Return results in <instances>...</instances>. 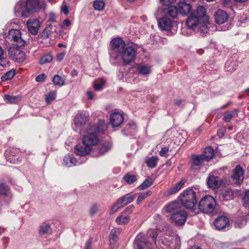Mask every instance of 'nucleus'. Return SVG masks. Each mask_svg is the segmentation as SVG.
Instances as JSON below:
<instances>
[{
  "mask_svg": "<svg viewBox=\"0 0 249 249\" xmlns=\"http://www.w3.org/2000/svg\"><path fill=\"white\" fill-rule=\"evenodd\" d=\"M135 245L137 249H152V244L142 234L137 235L135 240Z\"/></svg>",
  "mask_w": 249,
  "mask_h": 249,
  "instance_id": "f8f14e48",
  "label": "nucleus"
},
{
  "mask_svg": "<svg viewBox=\"0 0 249 249\" xmlns=\"http://www.w3.org/2000/svg\"><path fill=\"white\" fill-rule=\"evenodd\" d=\"M53 26L52 25L47 26L41 34V36L43 38H47L51 36L53 32Z\"/></svg>",
  "mask_w": 249,
  "mask_h": 249,
  "instance_id": "79ce46f5",
  "label": "nucleus"
},
{
  "mask_svg": "<svg viewBox=\"0 0 249 249\" xmlns=\"http://www.w3.org/2000/svg\"><path fill=\"white\" fill-rule=\"evenodd\" d=\"M182 101L180 99H176L174 101V104L176 106H179L182 104Z\"/></svg>",
  "mask_w": 249,
  "mask_h": 249,
  "instance_id": "774afa93",
  "label": "nucleus"
},
{
  "mask_svg": "<svg viewBox=\"0 0 249 249\" xmlns=\"http://www.w3.org/2000/svg\"><path fill=\"white\" fill-rule=\"evenodd\" d=\"M46 77V76L45 74H41L38 75L36 77V80L37 82H42L45 80Z\"/></svg>",
  "mask_w": 249,
  "mask_h": 249,
  "instance_id": "bf43d9fd",
  "label": "nucleus"
},
{
  "mask_svg": "<svg viewBox=\"0 0 249 249\" xmlns=\"http://www.w3.org/2000/svg\"><path fill=\"white\" fill-rule=\"evenodd\" d=\"M16 74V71L15 70L12 69L3 74L1 77V80L2 81H6L8 80L12 79Z\"/></svg>",
  "mask_w": 249,
  "mask_h": 249,
  "instance_id": "f704fd0d",
  "label": "nucleus"
},
{
  "mask_svg": "<svg viewBox=\"0 0 249 249\" xmlns=\"http://www.w3.org/2000/svg\"><path fill=\"white\" fill-rule=\"evenodd\" d=\"M45 6L44 0H22L15 6V12L17 16L27 18L30 14L44 8Z\"/></svg>",
  "mask_w": 249,
  "mask_h": 249,
  "instance_id": "f257e3e1",
  "label": "nucleus"
},
{
  "mask_svg": "<svg viewBox=\"0 0 249 249\" xmlns=\"http://www.w3.org/2000/svg\"><path fill=\"white\" fill-rule=\"evenodd\" d=\"M207 184L208 186L211 188H217L219 187L221 184V180L217 177L212 175L210 176L207 181Z\"/></svg>",
  "mask_w": 249,
  "mask_h": 249,
  "instance_id": "a878e982",
  "label": "nucleus"
},
{
  "mask_svg": "<svg viewBox=\"0 0 249 249\" xmlns=\"http://www.w3.org/2000/svg\"><path fill=\"white\" fill-rule=\"evenodd\" d=\"M176 0H160V3L164 5L169 6L175 2Z\"/></svg>",
  "mask_w": 249,
  "mask_h": 249,
  "instance_id": "13d9d810",
  "label": "nucleus"
},
{
  "mask_svg": "<svg viewBox=\"0 0 249 249\" xmlns=\"http://www.w3.org/2000/svg\"><path fill=\"white\" fill-rule=\"evenodd\" d=\"M64 163L68 167L75 165L76 163V160L72 155H68L64 158Z\"/></svg>",
  "mask_w": 249,
  "mask_h": 249,
  "instance_id": "c756f323",
  "label": "nucleus"
},
{
  "mask_svg": "<svg viewBox=\"0 0 249 249\" xmlns=\"http://www.w3.org/2000/svg\"><path fill=\"white\" fill-rule=\"evenodd\" d=\"M61 12L63 13L65 15H67L69 14V8L67 5L63 4L60 7Z\"/></svg>",
  "mask_w": 249,
  "mask_h": 249,
  "instance_id": "6e6d98bb",
  "label": "nucleus"
},
{
  "mask_svg": "<svg viewBox=\"0 0 249 249\" xmlns=\"http://www.w3.org/2000/svg\"><path fill=\"white\" fill-rule=\"evenodd\" d=\"M48 21H52L53 22H56V16L53 13H51L49 15V18Z\"/></svg>",
  "mask_w": 249,
  "mask_h": 249,
  "instance_id": "680f3d73",
  "label": "nucleus"
},
{
  "mask_svg": "<svg viewBox=\"0 0 249 249\" xmlns=\"http://www.w3.org/2000/svg\"><path fill=\"white\" fill-rule=\"evenodd\" d=\"M71 21L69 19H65L63 23L60 25V28H63L65 27H69L71 25Z\"/></svg>",
  "mask_w": 249,
  "mask_h": 249,
  "instance_id": "4d7b16f0",
  "label": "nucleus"
},
{
  "mask_svg": "<svg viewBox=\"0 0 249 249\" xmlns=\"http://www.w3.org/2000/svg\"><path fill=\"white\" fill-rule=\"evenodd\" d=\"M174 20L162 14V17L158 20L159 28L161 30L170 31L173 27Z\"/></svg>",
  "mask_w": 249,
  "mask_h": 249,
  "instance_id": "9b49d317",
  "label": "nucleus"
},
{
  "mask_svg": "<svg viewBox=\"0 0 249 249\" xmlns=\"http://www.w3.org/2000/svg\"><path fill=\"white\" fill-rule=\"evenodd\" d=\"M88 114L87 112H81L78 114L74 120V123L77 126L85 124L88 121Z\"/></svg>",
  "mask_w": 249,
  "mask_h": 249,
  "instance_id": "5701e85b",
  "label": "nucleus"
},
{
  "mask_svg": "<svg viewBox=\"0 0 249 249\" xmlns=\"http://www.w3.org/2000/svg\"><path fill=\"white\" fill-rule=\"evenodd\" d=\"M243 200L244 206L246 207L249 208V190L246 192Z\"/></svg>",
  "mask_w": 249,
  "mask_h": 249,
  "instance_id": "603ef678",
  "label": "nucleus"
},
{
  "mask_svg": "<svg viewBox=\"0 0 249 249\" xmlns=\"http://www.w3.org/2000/svg\"><path fill=\"white\" fill-rule=\"evenodd\" d=\"M52 81L55 86L61 87L65 85V79L58 74L53 76Z\"/></svg>",
  "mask_w": 249,
  "mask_h": 249,
  "instance_id": "473e14b6",
  "label": "nucleus"
},
{
  "mask_svg": "<svg viewBox=\"0 0 249 249\" xmlns=\"http://www.w3.org/2000/svg\"><path fill=\"white\" fill-rule=\"evenodd\" d=\"M105 83V81L103 79H100L98 81L94 82L93 87L96 90H100Z\"/></svg>",
  "mask_w": 249,
  "mask_h": 249,
  "instance_id": "a18cd8bd",
  "label": "nucleus"
},
{
  "mask_svg": "<svg viewBox=\"0 0 249 249\" xmlns=\"http://www.w3.org/2000/svg\"><path fill=\"white\" fill-rule=\"evenodd\" d=\"M236 65L234 63H226L225 69L227 71H233L236 69Z\"/></svg>",
  "mask_w": 249,
  "mask_h": 249,
  "instance_id": "8fccbe9b",
  "label": "nucleus"
},
{
  "mask_svg": "<svg viewBox=\"0 0 249 249\" xmlns=\"http://www.w3.org/2000/svg\"><path fill=\"white\" fill-rule=\"evenodd\" d=\"M53 60V56L51 53H48L43 55L40 59V62H52Z\"/></svg>",
  "mask_w": 249,
  "mask_h": 249,
  "instance_id": "37998d69",
  "label": "nucleus"
},
{
  "mask_svg": "<svg viewBox=\"0 0 249 249\" xmlns=\"http://www.w3.org/2000/svg\"><path fill=\"white\" fill-rule=\"evenodd\" d=\"M56 91H52L49 92L46 95L45 100L48 104H50L53 101L56 96Z\"/></svg>",
  "mask_w": 249,
  "mask_h": 249,
  "instance_id": "a19ab883",
  "label": "nucleus"
},
{
  "mask_svg": "<svg viewBox=\"0 0 249 249\" xmlns=\"http://www.w3.org/2000/svg\"><path fill=\"white\" fill-rule=\"evenodd\" d=\"M210 24V20H208L207 23L204 21L199 22L197 25L196 29H198V32L201 36H205L209 32V28L208 25Z\"/></svg>",
  "mask_w": 249,
  "mask_h": 249,
  "instance_id": "393cba45",
  "label": "nucleus"
},
{
  "mask_svg": "<svg viewBox=\"0 0 249 249\" xmlns=\"http://www.w3.org/2000/svg\"><path fill=\"white\" fill-rule=\"evenodd\" d=\"M134 208L133 205H130L127 207L125 209V210L124 211L123 213H131L132 212V210Z\"/></svg>",
  "mask_w": 249,
  "mask_h": 249,
  "instance_id": "e2e57ef3",
  "label": "nucleus"
},
{
  "mask_svg": "<svg viewBox=\"0 0 249 249\" xmlns=\"http://www.w3.org/2000/svg\"><path fill=\"white\" fill-rule=\"evenodd\" d=\"M187 218V214L184 211H180L172 214L170 219L172 222L176 225L181 226L184 225Z\"/></svg>",
  "mask_w": 249,
  "mask_h": 249,
  "instance_id": "ddd939ff",
  "label": "nucleus"
},
{
  "mask_svg": "<svg viewBox=\"0 0 249 249\" xmlns=\"http://www.w3.org/2000/svg\"><path fill=\"white\" fill-rule=\"evenodd\" d=\"M157 235L154 234L152 237L153 241L159 249H174L175 246L173 245V238L171 236L168 237L164 236L160 239L158 244L156 241Z\"/></svg>",
  "mask_w": 249,
  "mask_h": 249,
  "instance_id": "1a4fd4ad",
  "label": "nucleus"
},
{
  "mask_svg": "<svg viewBox=\"0 0 249 249\" xmlns=\"http://www.w3.org/2000/svg\"><path fill=\"white\" fill-rule=\"evenodd\" d=\"M151 195V192L148 191L146 193L141 194L138 199H137V203L139 204L145 198Z\"/></svg>",
  "mask_w": 249,
  "mask_h": 249,
  "instance_id": "09e8293b",
  "label": "nucleus"
},
{
  "mask_svg": "<svg viewBox=\"0 0 249 249\" xmlns=\"http://www.w3.org/2000/svg\"><path fill=\"white\" fill-rule=\"evenodd\" d=\"M8 190L7 186L4 184H0V194L5 195L6 194Z\"/></svg>",
  "mask_w": 249,
  "mask_h": 249,
  "instance_id": "5fc2aeb1",
  "label": "nucleus"
},
{
  "mask_svg": "<svg viewBox=\"0 0 249 249\" xmlns=\"http://www.w3.org/2000/svg\"><path fill=\"white\" fill-rule=\"evenodd\" d=\"M216 205V201L213 197L206 196L200 200L198 208L202 212L210 213L215 209Z\"/></svg>",
  "mask_w": 249,
  "mask_h": 249,
  "instance_id": "0eeeda50",
  "label": "nucleus"
},
{
  "mask_svg": "<svg viewBox=\"0 0 249 249\" xmlns=\"http://www.w3.org/2000/svg\"><path fill=\"white\" fill-rule=\"evenodd\" d=\"M237 115L235 110L228 111L224 113L223 120L225 122H229L234 116Z\"/></svg>",
  "mask_w": 249,
  "mask_h": 249,
  "instance_id": "c9c22d12",
  "label": "nucleus"
},
{
  "mask_svg": "<svg viewBox=\"0 0 249 249\" xmlns=\"http://www.w3.org/2000/svg\"><path fill=\"white\" fill-rule=\"evenodd\" d=\"M162 14L173 20L177 17L179 13L176 6H170L164 8L162 11Z\"/></svg>",
  "mask_w": 249,
  "mask_h": 249,
  "instance_id": "aec40b11",
  "label": "nucleus"
},
{
  "mask_svg": "<svg viewBox=\"0 0 249 249\" xmlns=\"http://www.w3.org/2000/svg\"><path fill=\"white\" fill-rule=\"evenodd\" d=\"M215 22L218 24H222L228 20V14L222 10L219 9L215 12L214 15Z\"/></svg>",
  "mask_w": 249,
  "mask_h": 249,
  "instance_id": "f3484780",
  "label": "nucleus"
},
{
  "mask_svg": "<svg viewBox=\"0 0 249 249\" xmlns=\"http://www.w3.org/2000/svg\"><path fill=\"white\" fill-rule=\"evenodd\" d=\"M26 25L29 31L33 35H36L38 33L40 24L37 19H30L26 22Z\"/></svg>",
  "mask_w": 249,
  "mask_h": 249,
  "instance_id": "dca6fc26",
  "label": "nucleus"
},
{
  "mask_svg": "<svg viewBox=\"0 0 249 249\" xmlns=\"http://www.w3.org/2000/svg\"><path fill=\"white\" fill-rule=\"evenodd\" d=\"M106 129L104 121H100L98 125L90 126L86 134L83 136L82 142L92 148V146L97 144L99 142L97 134L103 132Z\"/></svg>",
  "mask_w": 249,
  "mask_h": 249,
  "instance_id": "f03ea898",
  "label": "nucleus"
},
{
  "mask_svg": "<svg viewBox=\"0 0 249 249\" xmlns=\"http://www.w3.org/2000/svg\"><path fill=\"white\" fill-rule=\"evenodd\" d=\"M245 171L243 168L240 165H237L233 170L232 178L235 183L240 184L244 179Z\"/></svg>",
  "mask_w": 249,
  "mask_h": 249,
  "instance_id": "4468645a",
  "label": "nucleus"
},
{
  "mask_svg": "<svg viewBox=\"0 0 249 249\" xmlns=\"http://www.w3.org/2000/svg\"><path fill=\"white\" fill-rule=\"evenodd\" d=\"M99 206L98 205L94 204H92L89 209V213L91 216L94 215L98 211Z\"/></svg>",
  "mask_w": 249,
  "mask_h": 249,
  "instance_id": "3c124183",
  "label": "nucleus"
},
{
  "mask_svg": "<svg viewBox=\"0 0 249 249\" xmlns=\"http://www.w3.org/2000/svg\"><path fill=\"white\" fill-rule=\"evenodd\" d=\"M65 53L64 52L61 53L57 55L56 59L58 61H61L63 60Z\"/></svg>",
  "mask_w": 249,
  "mask_h": 249,
  "instance_id": "052dcab7",
  "label": "nucleus"
},
{
  "mask_svg": "<svg viewBox=\"0 0 249 249\" xmlns=\"http://www.w3.org/2000/svg\"><path fill=\"white\" fill-rule=\"evenodd\" d=\"M158 160L159 159L158 157H152L147 160V165L151 168H154L157 165Z\"/></svg>",
  "mask_w": 249,
  "mask_h": 249,
  "instance_id": "ea45409f",
  "label": "nucleus"
},
{
  "mask_svg": "<svg viewBox=\"0 0 249 249\" xmlns=\"http://www.w3.org/2000/svg\"><path fill=\"white\" fill-rule=\"evenodd\" d=\"M4 99L8 103L10 104L17 103L20 100V97L18 96H11L7 94L4 95Z\"/></svg>",
  "mask_w": 249,
  "mask_h": 249,
  "instance_id": "4c0bfd02",
  "label": "nucleus"
},
{
  "mask_svg": "<svg viewBox=\"0 0 249 249\" xmlns=\"http://www.w3.org/2000/svg\"><path fill=\"white\" fill-rule=\"evenodd\" d=\"M180 207V203L178 201H173L168 204L164 207L166 212L169 213H175L179 212V209Z\"/></svg>",
  "mask_w": 249,
  "mask_h": 249,
  "instance_id": "b1692460",
  "label": "nucleus"
},
{
  "mask_svg": "<svg viewBox=\"0 0 249 249\" xmlns=\"http://www.w3.org/2000/svg\"><path fill=\"white\" fill-rule=\"evenodd\" d=\"M130 220V216L128 215H124V213L117 216L115 221L119 225L126 224L128 223Z\"/></svg>",
  "mask_w": 249,
  "mask_h": 249,
  "instance_id": "7c9ffc66",
  "label": "nucleus"
},
{
  "mask_svg": "<svg viewBox=\"0 0 249 249\" xmlns=\"http://www.w3.org/2000/svg\"><path fill=\"white\" fill-rule=\"evenodd\" d=\"M123 207L122 205L120 204V202H119L118 200L117 201V202L113 204V205L111 208L110 211H109V214L110 215H112L114 214L116 212H117L118 210L121 208Z\"/></svg>",
  "mask_w": 249,
  "mask_h": 249,
  "instance_id": "49530a36",
  "label": "nucleus"
},
{
  "mask_svg": "<svg viewBox=\"0 0 249 249\" xmlns=\"http://www.w3.org/2000/svg\"><path fill=\"white\" fill-rule=\"evenodd\" d=\"M178 13L182 16H187L192 9V6L190 3L185 0L180 1L177 5Z\"/></svg>",
  "mask_w": 249,
  "mask_h": 249,
  "instance_id": "2eb2a0df",
  "label": "nucleus"
},
{
  "mask_svg": "<svg viewBox=\"0 0 249 249\" xmlns=\"http://www.w3.org/2000/svg\"><path fill=\"white\" fill-rule=\"evenodd\" d=\"M122 230L120 228H113L110 233V243H115L118 240V236L120 234Z\"/></svg>",
  "mask_w": 249,
  "mask_h": 249,
  "instance_id": "c85d7f7f",
  "label": "nucleus"
},
{
  "mask_svg": "<svg viewBox=\"0 0 249 249\" xmlns=\"http://www.w3.org/2000/svg\"><path fill=\"white\" fill-rule=\"evenodd\" d=\"M92 241L90 239H89L86 244V247L85 249H91V245Z\"/></svg>",
  "mask_w": 249,
  "mask_h": 249,
  "instance_id": "338daca9",
  "label": "nucleus"
},
{
  "mask_svg": "<svg viewBox=\"0 0 249 249\" xmlns=\"http://www.w3.org/2000/svg\"><path fill=\"white\" fill-rule=\"evenodd\" d=\"M229 224V221L227 217L224 216L218 217L214 221V225L218 230L224 229Z\"/></svg>",
  "mask_w": 249,
  "mask_h": 249,
  "instance_id": "4be33fe9",
  "label": "nucleus"
},
{
  "mask_svg": "<svg viewBox=\"0 0 249 249\" xmlns=\"http://www.w3.org/2000/svg\"><path fill=\"white\" fill-rule=\"evenodd\" d=\"M193 163L195 165L198 166L200 165L205 160V157L201 155H193L192 157Z\"/></svg>",
  "mask_w": 249,
  "mask_h": 249,
  "instance_id": "72a5a7b5",
  "label": "nucleus"
},
{
  "mask_svg": "<svg viewBox=\"0 0 249 249\" xmlns=\"http://www.w3.org/2000/svg\"><path fill=\"white\" fill-rule=\"evenodd\" d=\"M169 148L164 147L162 148L160 152V155L161 157H167L168 155Z\"/></svg>",
  "mask_w": 249,
  "mask_h": 249,
  "instance_id": "864d4df0",
  "label": "nucleus"
},
{
  "mask_svg": "<svg viewBox=\"0 0 249 249\" xmlns=\"http://www.w3.org/2000/svg\"><path fill=\"white\" fill-rule=\"evenodd\" d=\"M138 49V45L132 44L125 46L119 55V59H122L123 62H132L137 56Z\"/></svg>",
  "mask_w": 249,
  "mask_h": 249,
  "instance_id": "423d86ee",
  "label": "nucleus"
},
{
  "mask_svg": "<svg viewBox=\"0 0 249 249\" xmlns=\"http://www.w3.org/2000/svg\"><path fill=\"white\" fill-rule=\"evenodd\" d=\"M9 55L13 61L17 62H22L25 58V53L17 48H10Z\"/></svg>",
  "mask_w": 249,
  "mask_h": 249,
  "instance_id": "9d476101",
  "label": "nucleus"
},
{
  "mask_svg": "<svg viewBox=\"0 0 249 249\" xmlns=\"http://www.w3.org/2000/svg\"><path fill=\"white\" fill-rule=\"evenodd\" d=\"M124 179L128 184H132L137 180L135 175L126 174L124 177Z\"/></svg>",
  "mask_w": 249,
  "mask_h": 249,
  "instance_id": "de8ad7c7",
  "label": "nucleus"
},
{
  "mask_svg": "<svg viewBox=\"0 0 249 249\" xmlns=\"http://www.w3.org/2000/svg\"><path fill=\"white\" fill-rule=\"evenodd\" d=\"M209 19L206 8L203 6H199L189 16L186 21V25L189 29L195 30L199 22L204 21L207 23Z\"/></svg>",
  "mask_w": 249,
  "mask_h": 249,
  "instance_id": "7ed1b4c3",
  "label": "nucleus"
},
{
  "mask_svg": "<svg viewBox=\"0 0 249 249\" xmlns=\"http://www.w3.org/2000/svg\"><path fill=\"white\" fill-rule=\"evenodd\" d=\"M203 156L205 157V160H209L214 156V151L211 147L208 146L205 148Z\"/></svg>",
  "mask_w": 249,
  "mask_h": 249,
  "instance_id": "2f4dec72",
  "label": "nucleus"
},
{
  "mask_svg": "<svg viewBox=\"0 0 249 249\" xmlns=\"http://www.w3.org/2000/svg\"><path fill=\"white\" fill-rule=\"evenodd\" d=\"M124 120L123 115L119 112H114L110 115V121L113 127L119 126Z\"/></svg>",
  "mask_w": 249,
  "mask_h": 249,
  "instance_id": "6ab92c4d",
  "label": "nucleus"
},
{
  "mask_svg": "<svg viewBox=\"0 0 249 249\" xmlns=\"http://www.w3.org/2000/svg\"><path fill=\"white\" fill-rule=\"evenodd\" d=\"M91 148L86 145L82 142V144H78L74 147L75 153L80 156H85L89 155L91 151Z\"/></svg>",
  "mask_w": 249,
  "mask_h": 249,
  "instance_id": "a211bd4d",
  "label": "nucleus"
},
{
  "mask_svg": "<svg viewBox=\"0 0 249 249\" xmlns=\"http://www.w3.org/2000/svg\"><path fill=\"white\" fill-rule=\"evenodd\" d=\"M93 6L95 9L101 11L105 7V2L103 0H95L93 2Z\"/></svg>",
  "mask_w": 249,
  "mask_h": 249,
  "instance_id": "c03bdc74",
  "label": "nucleus"
},
{
  "mask_svg": "<svg viewBox=\"0 0 249 249\" xmlns=\"http://www.w3.org/2000/svg\"><path fill=\"white\" fill-rule=\"evenodd\" d=\"M140 73L143 75H147L151 73V66L145 63H140L137 68Z\"/></svg>",
  "mask_w": 249,
  "mask_h": 249,
  "instance_id": "bb28decb",
  "label": "nucleus"
},
{
  "mask_svg": "<svg viewBox=\"0 0 249 249\" xmlns=\"http://www.w3.org/2000/svg\"><path fill=\"white\" fill-rule=\"evenodd\" d=\"M182 204L187 209L194 210L196 206V192L191 189L184 191L179 195Z\"/></svg>",
  "mask_w": 249,
  "mask_h": 249,
  "instance_id": "20e7f679",
  "label": "nucleus"
},
{
  "mask_svg": "<svg viewBox=\"0 0 249 249\" xmlns=\"http://www.w3.org/2000/svg\"><path fill=\"white\" fill-rule=\"evenodd\" d=\"M125 43L121 37H114L111 40L109 47L110 56L114 60H119V55L124 49Z\"/></svg>",
  "mask_w": 249,
  "mask_h": 249,
  "instance_id": "39448f33",
  "label": "nucleus"
},
{
  "mask_svg": "<svg viewBox=\"0 0 249 249\" xmlns=\"http://www.w3.org/2000/svg\"><path fill=\"white\" fill-rule=\"evenodd\" d=\"M186 180L185 179H181L179 182L176 183L170 188L167 189L164 192V195L169 196L178 193L185 183Z\"/></svg>",
  "mask_w": 249,
  "mask_h": 249,
  "instance_id": "412c9836",
  "label": "nucleus"
},
{
  "mask_svg": "<svg viewBox=\"0 0 249 249\" xmlns=\"http://www.w3.org/2000/svg\"><path fill=\"white\" fill-rule=\"evenodd\" d=\"M87 95L88 97V99L89 100H92L94 98V95L92 91H87L86 92Z\"/></svg>",
  "mask_w": 249,
  "mask_h": 249,
  "instance_id": "0e129e2a",
  "label": "nucleus"
},
{
  "mask_svg": "<svg viewBox=\"0 0 249 249\" xmlns=\"http://www.w3.org/2000/svg\"><path fill=\"white\" fill-rule=\"evenodd\" d=\"M134 195H131L127 194L118 199L119 202L122 205V206L127 205L128 203L132 202L134 199Z\"/></svg>",
  "mask_w": 249,
  "mask_h": 249,
  "instance_id": "cd10ccee",
  "label": "nucleus"
},
{
  "mask_svg": "<svg viewBox=\"0 0 249 249\" xmlns=\"http://www.w3.org/2000/svg\"><path fill=\"white\" fill-rule=\"evenodd\" d=\"M153 183V181L151 178H147L139 186L138 188L141 191L144 190L151 186Z\"/></svg>",
  "mask_w": 249,
  "mask_h": 249,
  "instance_id": "58836bf2",
  "label": "nucleus"
},
{
  "mask_svg": "<svg viewBox=\"0 0 249 249\" xmlns=\"http://www.w3.org/2000/svg\"><path fill=\"white\" fill-rule=\"evenodd\" d=\"M8 38L17 47H21L25 45V41L21 32L18 29H11L8 32Z\"/></svg>",
  "mask_w": 249,
  "mask_h": 249,
  "instance_id": "6e6552de",
  "label": "nucleus"
},
{
  "mask_svg": "<svg viewBox=\"0 0 249 249\" xmlns=\"http://www.w3.org/2000/svg\"><path fill=\"white\" fill-rule=\"evenodd\" d=\"M50 230V225L47 223H43L39 227V232L40 234L44 235L48 233Z\"/></svg>",
  "mask_w": 249,
  "mask_h": 249,
  "instance_id": "e433bc0d",
  "label": "nucleus"
},
{
  "mask_svg": "<svg viewBox=\"0 0 249 249\" xmlns=\"http://www.w3.org/2000/svg\"><path fill=\"white\" fill-rule=\"evenodd\" d=\"M225 128L224 127L220 128L218 132H217V134L220 137H222L224 136V133L225 131Z\"/></svg>",
  "mask_w": 249,
  "mask_h": 249,
  "instance_id": "69168bd1",
  "label": "nucleus"
}]
</instances>
